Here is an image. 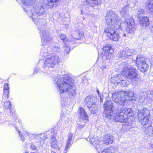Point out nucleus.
Masks as SVG:
<instances>
[{
    "label": "nucleus",
    "mask_w": 153,
    "mask_h": 153,
    "mask_svg": "<svg viewBox=\"0 0 153 153\" xmlns=\"http://www.w3.org/2000/svg\"><path fill=\"white\" fill-rule=\"evenodd\" d=\"M125 51L126 53L127 58L128 56H129L132 55L136 53L135 50L132 49H129L128 48H127L125 49Z\"/></svg>",
    "instance_id": "obj_29"
},
{
    "label": "nucleus",
    "mask_w": 153,
    "mask_h": 153,
    "mask_svg": "<svg viewBox=\"0 0 153 153\" xmlns=\"http://www.w3.org/2000/svg\"><path fill=\"white\" fill-rule=\"evenodd\" d=\"M45 12L44 8L41 3L37 2L34 7V12L32 13V19L34 22L37 21L38 16L43 14Z\"/></svg>",
    "instance_id": "obj_7"
},
{
    "label": "nucleus",
    "mask_w": 153,
    "mask_h": 153,
    "mask_svg": "<svg viewBox=\"0 0 153 153\" xmlns=\"http://www.w3.org/2000/svg\"><path fill=\"white\" fill-rule=\"evenodd\" d=\"M122 91L124 93L123 95L126 100H129L135 101L137 98V95L134 94L133 92L130 91Z\"/></svg>",
    "instance_id": "obj_15"
},
{
    "label": "nucleus",
    "mask_w": 153,
    "mask_h": 153,
    "mask_svg": "<svg viewBox=\"0 0 153 153\" xmlns=\"http://www.w3.org/2000/svg\"><path fill=\"white\" fill-rule=\"evenodd\" d=\"M106 0H105V1Z\"/></svg>",
    "instance_id": "obj_59"
},
{
    "label": "nucleus",
    "mask_w": 153,
    "mask_h": 153,
    "mask_svg": "<svg viewBox=\"0 0 153 153\" xmlns=\"http://www.w3.org/2000/svg\"><path fill=\"white\" fill-rule=\"evenodd\" d=\"M118 112L123 113V115L125 116V117H130L134 115L133 111L130 108H120L118 107L117 108Z\"/></svg>",
    "instance_id": "obj_14"
},
{
    "label": "nucleus",
    "mask_w": 153,
    "mask_h": 153,
    "mask_svg": "<svg viewBox=\"0 0 153 153\" xmlns=\"http://www.w3.org/2000/svg\"><path fill=\"white\" fill-rule=\"evenodd\" d=\"M79 112L80 118L88 117L87 114L83 108L82 107L80 108Z\"/></svg>",
    "instance_id": "obj_31"
},
{
    "label": "nucleus",
    "mask_w": 153,
    "mask_h": 153,
    "mask_svg": "<svg viewBox=\"0 0 153 153\" xmlns=\"http://www.w3.org/2000/svg\"><path fill=\"white\" fill-rule=\"evenodd\" d=\"M103 50L104 52H102L101 54L102 59L104 60L102 62L103 66L101 67L102 70L105 68H108L109 67L111 64L108 58L107 57L110 55H111L114 52L113 49L109 45H108L104 47Z\"/></svg>",
    "instance_id": "obj_5"
},
{
    "label": "nucleus",
    "mask_w": 153,
    "mask_h": 153,
    "mask_svg": "<svg viewBox=\"0 0 153 153\" xmlns=\"http://www.w3.org/2000/svg\"><path fill=\"white\" fill-rule=\"evenodd\" d=\"M146 6L148 7L149 12L153 14V0H149L146 3Z\"/></svg>",
    "instance_id": "obj_27"
},
{
    "label": "nucleus",
    "mask_w": 153,
    "mask_h": 153,
    "mask_svg": "<svg viewBox=\"0 0 153 153\" xmlns=\"http://www.w3.org/2000/svg\"><path fill=\"white\" fill-rule=\"evenodd\" d=\"M84 127V126L80 124V123H78L77 126V128L80 129L81 128Z\"/></svg>",
    "instance_id": "obj_48"
},
{
    "label": "nucleus",
    "mask_w": 153,
    "mask_h": 153,
    "mask_svg": "<svg viewBox=\"0 0 153 153\" xmlns=\"http://www.w3.org/2000/svg\"><path fill=\"white\" fill-rule=\"evenodd\" d=\"M150 146L152 148H153V142L150 143Z\"/></svg>",
    "instance_id": "obj_52"
},
{
    "label": "nucleus",
    "mask_w": 153,
    "mask_h": 153,
    "mask_svg": "<svg viewBox=\"0 0 153 153\" xmlns=\"http://www.w3.org/2000/svg\"><path fill=\"white\" fill-rule=\"evenodd\" d=\"M137 66L139 70L142 72H146L149 68V65L147 62H143V63L137 65Z\"/></svg>",
    "instance_id": "obj_23"
},
{
    "label": "nucleus",
    "mask_w": 153,
    "mask_h": 153,
    "mask_svg": "<svg viewBox=\"0 0 153 153\" xmlns=\"http://www.w3.org/2000/svg\"><path fill=\"white\" fill-rule=\"evenodd\" d=\"M4 107L6 109H10L11 108L12 106L11 104V102L10 101L7 100L4 102Z\"/></svg>",
    "instance_id": "obj_36"
},
{
    "label": "nucleus",
    "mask_w": 153,
    "mask_h": 153,
    "mask_svg": "<svg viewBox=\"0 0 153 153\" xmlns=\"http://www.w3.org/2000/svg\"><path fill=\"white\" fill-rule=\"evenodd\" d=\"M9 89L8 84L7 83H5L4 87V91L9 92Z\"/></svg>",
    "instance_id": "obj_43"
},
{
    "label": "nucleus",
    "mask_w": 153,
    "mask_h": 153,
    "mask_svg": "<svg viewBox=\"0 0 153 153\" xmlns=\"http://www.w3.org/2000/svg\"><path fill=\"white\" fill-rule=\"evenodd\" d=\"M53 83L58 88L60 93L61 101L62 104H65L64 98H74L76 95L74 87V80L70 76L62 75L57 76L53 80Z\"/></svg>",
    "instance_id": "obj_1"
},
{
    "label": "nucleus",
    "mask_w": 153,
    "mask_h": 153,
    "mask_svg": "<svg viewBox=\"0 0 153 153\" xmlns=\"http://www.w3.org/2000/svg\"><path fill=\"white\" fill-rule=\"evenodd\" d=\"M29 135V134L27 133V136Z\"/></svg>",
    "instance_id": "obj_57"
},
{
    "label": "nucleus",
    "mask_w": 153,
    "mask_h": 153,
    "mask_svg": "<svg viewBox=\"0 0 153 153\" xmlns=\"http://www.w3.org/2000/svg\"><path fill=\"white\" fill-rule=\"evenodd\" d=\"M61 62L60 59L58 56L56 55H54L51 57H48L45 59L42 68L39 70L37 68L35 70V71L40 72H42L43 73H46L47 71H49L50 69L53 67L54 65L58 63H60Z\"/></svg>",
    "instance_id": "obj_3"
},
{
    "label": "nucleus",
    "mask_w": 153,
    "mask_h": 153,
    "mask_svg": "<svg viewBox=\"0 0 153 153\" xmlns=\"http://www.w3.org/2000/svg\"><path fill=\"white\" fill-rule=\"evenodd\" d=\"M59 37L60 39L63 40L65 45L66 44H68L69 43L72 44H74L75 42V39L72 38L71 36L70 38H71V39L69 38L68 39L66 35L63 34L61 33L59 35Z\"/></svg>",
    "instance_id": "obj_16"
},
{
    "label": "nucleus",
    "mask_w": 153,
    "mask_h": 153,
    "mask_svg": "<svg viewBox=\"0 0 153 153\" xmlns=\"http://www.w3.org/2000/svg\"><path fill=\"white\" fill-rule=\"evenodd\" d=\"M121 74L122 76L132 81H137L138 79L136 70L128 64H126L123 67Z\"/></svg>",
    "instance_id": "obj_6"
},
{
    "label": "nucleus",
    "mask_w": 153,
    "mask_h": 153,
    "mask_svg": "<svg viewBox=\"0 0 153 153\" xmlns=\"http://www.w3.org/2000/svg\"><path fill=\"white\" fill-rule=\"evenodd\" d=\"M51 153H56L54 151H52Z\"/></svg>",
    "instance_id": "obj_55"
},
{
    "label": "nucleus",
    "mask_w": 153,
    "mask_h": 153,
    "mask_svg": "<svg viewBox=\"0 0 153 153\" xmlns=\"http://www.w3.org/2000/svg\"><path fill=\"white\" fill-rule=\"evenodd\" d=\"M124 93L122 91L121 92H117L113 94L112 95V99L117 104L123 105L126 101L124 97H122V96H123Z\"/></svg>",
    "instance_id": "obj_8"
},
{
    "label": "nucleus",
    "mask_w": 153,
    "mask_h": 153,
    "mask_svg": "<svg viewBox=\"0 0 153 153\" xmlns=\"http://www.w3.org/2000/svg\"><path fill=\"white\" fill-rule=\"evenodd\" d=\"M146 133H148L149 136H151L153 134V123L152 124H150L148 128V130L146 131Z\"/></svg>",
    "instance_id": "obj_35"
},
{
    "label": "nucleus",
    "mask_w": 153,
    "mask_h": 153,
    "mask_svg": "<svg viewBox=\"0 0 153 153\" xmlns=\"http://www.w3.org/2000/svg\"><path fill=\"white\" fill-rule=\"evenodd\" d=\"M19 135L20 137H21V139L23 141H24L25 140V138L22 135V134H19Z\"/></svg>",
    "instance_id": "obj_50"
},
{
    "label": "nucleus",
    "mask_w": 153,
    "mask_h": 153,
    "mask_svg": "<svg viewBox=\"0 0 153 153\" xmlns=\"http://www.w3.org/2000/svg\"><path fill=\"white\" fill-rule=\"evenodd\" d=\"M117 30H116L115 32L112 34V35L110 36V39L114 41H117L119 40L120 38V36L119 35V32L117 31Z\"/></svg>",
    "instance_id": "obj_25"
},
{
    "label": "nucleus",
    "mask_w": 153,
    "mask_h": 153,
    "mask_svg": "<svg viewBox=\"0 0 153 153\" xmlns=\"http://www.w3.org/2000/svg\"><path fill=\"white\" fill-rule=\"evenodd\" d=\"M103 107L105 114V117L110 120L112 118V115L111 114L113 111L112 109L113 107L112 101L111 100L106 101L103 105Z\"/></svg>",
    "instance_id": "obj_9"
},
{
    "label": "nucleus",
    "mask_w": 153,
    "mask_h": 153,
    "mask_svg": "<svg viewBox=\"0 0 153 153\" xmlns=\"http://www.w3.org/2000/svg\"><path fill=\"white\" fill-rule=\"evenodd\" d=\"M88 117H85L83 118H80V123L84 126L85 123L88 121Z\"/></svg>",
    "instance_id": "obj_38"
},
{
    "label": "nucleus",
    "mask_w": 153,
    "mask_h": 153,
    "mask_svg": "<svg viewBox=\"0 0 153 153\" xmlns=\"http://www.w3.org/2000/svg\"><path fill=\"white\" fill-rule=\"evenodd\" d=\"M37 0H22L23 4L26 6H28L34 4Z\"/></svg>",
    "instance_id": "obj_32"
},
{
    "label": "nucleus",
    "mask_w": 153,
    "mask_h": 153,
    "mask_svg": "<svg viewBox=\"0 0 153 153\" xmlns=\"http://www.w3.org/2000/svg\"><path fill=\"white\" fill-rule=\"evenodd\" d=\"M95 98L93 96H89L86 97L85 101L86 106L88 107L90 105H92L95 102Z\"/></svg>",
    "instance_id": "obj_19"
},
{
    "label": "nucleus",
    "mask_w": 153,
    "mask_h": 153,
    "mask_svg": "<svg viewBox=\"0 0 153 153\" xmlns=\"http://www.w3.org/2000/svg\"><path fill=\"white\" fill-rule=\"evenodd\" d=\"M147 59L146 58L143 57L142 55L137 56L136 59V64L137 65L140 64L143 62H147Z\"/></svg>",
    "instance_id": "obj_26"
},
{
    "label": "nucleus",
    "mask_w": 153,
    "mask_h": 153,
    "mask_svg": "<svg viewBox=\"0 0 153 153\" xmlns=\"http://www.w3.org/2000/svg\"><path fill=\"white\" fill-rule=\"evenodd\" d=\"M53 51L54 52H59L60 51L61 49L59 47L57 46H53L52 48Z\"/></svg>",
    "instance_id": "obj_42"
},
{
    "label": "nucleus",
    "mask_w": 153,
    "mask_h": 153,
    "mask_svg": "<svg viewBox=\"0 0 153 153\" xmlns=\"http://www.w3.org/2000/svg\"><path fill=\"white\" fill-rule=\"evenodd\" d=\"M30 148L34 150L36 149V147L33 144H31L30 145Z\"/></svg>",
    "instance_id": "obj_49"
},
{
    "label": "nucleus",
    "mask_w": 153,
    "mask_h": 153,
    "mask_svg": "<svg viewBox=\"0 0 153 153\" xmlns=\"http://www.w3.org/2000/svg\"><path fill=\"white\" fill-rule=\"evenodd\" d=\"M131 8L130 4H128L125 7H123L120 12L121 16L124 18H127L126 19L127 24V27L126 30L128 33H132L135 30L134 27V23L133 19L131 17H129L128 10Z\"/></svg>",
    "instance_id": "obj_4"
},
{
    "label": "nucleus",
    "mask_w": 153,
    "mask_h": 153,
    "mask_svg": "<svg viewBox=\"0 0 153 153\" xmlns=\"http://www.w3.org/2000/svg\"><path fill=\"white\" fill-rule=\"evenodd\" d=\"M16 130L18 132H19V134H20V131L17 128H16Z\"/></svg>",
    "instance_id": "obj_53"
},
{
    "label": "nucleus",
    "mask_w": 153,
    "mask_h": 153,
    "mask_svg": "<svg viewBox=\"0 0 153 153\" xmlns=\"http://www.w3.org/2000/svg\"><path fill=\"white\" fill-rule=\"evenodd\" d=\"M88 107L91 112L92 114L96 113L98 111V107L96 103L95 102L92 105H90Z\"/></svg>",
    "instance_id": "obj_24"
},
{
    "label": "nucleus",
    "mask_w": 153,
    "mask_h": 153,
    "mask_svg": "<svg viewBox=\"0 0 153 153\" xmlns=\"http://www.w3.org/2000/svg\"><path fill=\"white\" fill-rule=\"evenodd\" d=\"M122 74L115 75L114 76L111 77V83L114 84H117L119 85L120 79H121Z\"/></svg>",
    "instance_id": "obj_22"
},
{
    "label": "nucleus",
    "mask_w": 153,
    "mask_h": 153,
    "mask_svg": "<svg viewBox=\"0 0 153 153\" xmlns=\"http://www.w3.org/2000/svg\"><path fill=\"white\" fill-rule=\"evenodd\" d=\"M65 45H65L64 46V53L65 54H67L69 52L70 49L69 46L66 45V44Z\"/></svg>",
    "instance_id": "obj_40"
},
{
    "label": "nucleus",
    "mask_w": 153,
    "mask_h": 153,
    "mask_svg": "<svg viewBox=\"0 0 153 153\" xmlns=\"http://www.w3.org/2000/svg\"><path fill=\"white\" fill-rule=\"evenodd\" d=\"M79 33L80 37V38H82L84 35L83 30L82 31L81 30L80 31V30H79Z\"/></svg>",
    "instance_id": "obj_47"
},
{
    "label": "nucleus",
    "mask_w": 153,
    "mask_h": 153,
    "mask_svg": "<svg viewBox=\"0 0 153 153\" xmlns=\"http://www.w3.org/2000/svg\"><path fill=\"white\" fill-rule=\"evenodd\" d=\"M39 21V22H36V21L34 22L38 26V28L40 30V32L45 30V29L46 28L47 26L45 20L40 19Z\"/></svg>",
    "instance_id": "obj_17"
},
{
    "label": "nucleus",
    "mask_w": 153,
    "mask_h": 153,
    "mask_svg": "<svg viewBox=\"0 0 153 153\" xmlns=\"http://www.w3.org/2000/svg\"><path fill=\"white\" fill-rule=\"evenodd\" d=\"M59 0H48V3L47 5L48 8H51L54 5H56Z\"/></svg>",
    "instance_id": "obj_30"
},
{
    "label": "nucleus",
    "mask_w": 153,
    "mask_h": 153,
    "mask_svg": "<svg viewBox=\"0 0 153 153\" xmlns=\"http://www.w3.org/2000/svg\"><path fill=\"white\" fill-rule=\"evenodd\" d=\"M140 102H144L148 100L149 101H153V91H148L142 93L139 97Z\"/></svg>",
    "instance_id": "obj_12"
},
{
    "label": "nucleus",
    "mask_w": 153,
    "mask_h": 153,
    "mask_svg": "<svg viewBox=\"0 0 153 153\" xmlns=\"http://www.w3.org/2000/svg\"><path fill=\"white\" fill-rule=\"evenodd\" d=\"M85 5L88 6H94L101 3L100 0H86L85 2Z\"/></svg>",
    "instance_id": "obj_21"
},
{
    "label": "nucleus",
    "mask_w": 153,
    "mask_h": 153,
    "mask_svg": "<svg viewBox=\"0 0 153 153\" xmlns=\"http://www.w3.org/2000/svg\"><path fill=\"white\" fill-rule=\"evenodd\" d=\"M139 24L142 26H147L149 25L148 18L147 17H143L139 19Z\"/></svg>",
    "instance_id": "obj_20"
},
{
    "label": "nucleus",
    "mask_w": 153,
    "mask_h": 153,
    "mask_svg": "<svg viewBox=\"0 0 153 153\" xmlns=\"http://www.w3.org/2000/svg\"><path fill=\"white\" fill-rule=\"evenodd\" d=\"M140 111H143V113L142 114L145 115V117L149 118V117L150 116L149 114L150 112L148 110L144 108Z\"/></svg>",
    "instance_id": "obj_37"
},
{
    "label": "nucleus",
    "mask_w": 153,
    "mask_h": 153,
    "mask_svg": "<svg viewBox=\"0 0 153 153\" xmlns=\"http://www.w3.org/2000/svg\"><path fill=\"white\" fill-rule=\"evenodd\" d=\"M123 36H126V34H123Z\"/></svg>",
    "instance_id": "obj_56"
},
{
    "label": "nucleus",
    "mask_w": 153,
    "mask_h": 153,
    "mask_svg": "<svg viewBox=\"0 0 153 153\" xmlns=\"http://www.w3.org/2000/svg\"><path fill=\"white\" fill-rule=\"evenodd\" d=\"M129 82H128L126 79H123L121 78V79L119 83V85H121L123 87H127L129 85Z\"/></svg>",
    "instance_id": "obj_33"
},
{
    "label": "nucleus",
    "mask_w": 153,
    "mask_h": 153,
    "mask_svg": "<svg viewBox=\"0 0 153 153\" xmlns=\"http://www.w3.org/2000/svg\"><path fill=\"white\" fill-rule=\"evenodd\" d=\"M113 137L111 136L107 135L104 138V142L106 144H111L113 142Z\"/></svg>",
    "instance_id": "obj_28"
},
{
    "label": "nucleus",
    "mask_w": 153,
    "mask_h": 153,
    "mask_svg": "<svg viewBox=\"0 0 153 153\" xmlns=\"http://www.w3.org/2000/svg\"><path fill=\"white\" fill-rule=\"evenodd\" d=\"M54 131L52 129H50L49 131H48L46 132V134L48 133L51 132V140H52V142L51 143V147L53 148H56L58 146V144L57 143V141L54 136L52 134V133L53 134Z\"/></svg>",
    "instance_id": "obj_18"
},
{
    "label": "nucleus",
    "mask_w": 153,
    "mask_h": 153,
    "mask_svg": "<svg viewBox=\"0 0 153 153\" xmlns=\"http://www.w3.org/2000/svg\"><path fill=\"white\" fill-rule=\"evenodd\" d=\"M123 114L118 112L117 110L116 113H115L113 116H112V118L111 119H114L116 122L121 123H126L127 122V118L123 116Z\"/></svg>",
    "instance_id": "obj_13"
},
{
    "label": "nucleus",
    "mask_w": 153,
    "mask_h": 153,
    "mask_svg": "<svg viewBox=\"0 0 153 153\" xmlns=\"http://www.w3.org/2000/svg\"><path fill=\"white\" fill-rule=\"evenodd\" d=\"M40 33L42 39V45H50L51 42V39L48 32L44 30L40 32Z\"/></svg>",
    "instance_id": "obj_11"
},
{
    "label": "nucleus",
    "mask_w": 153,
    "mask_h": 153,
    "mask_svg": "<svg viewBox=\"0 0 153 153\" xmlns=\"http://www.w3.org/2000/svg\"><path fill=\"white\" fill-rule=\"evenodd\" d=\"M143 111H138V120L141 123V124L143 126V128H144V131H146L148 130V128L150 125L149 123V118L145 117V115H143L142 113Z\"/></svg>",
    "instance_id": "obj_10"
},
{
    "label": "nucleus",
    "mask_w": 153,
    "mask_h": 153,
    "mask_svg": "<svg viewBox=\"0 0 153 153\" xmlns=\"http://www.w3.org/2000/svg\"><path fill=\"white\" fill-rule=\"evenodd\" d=\"M145 12V10L143 9L139 8L138 9L137 14L139 17L141 16L142 14L144 13Z\"/></svg>",
    "instance_id": "obj_41"
},
{
    "label": "nucleus",
    "mask_w": 153,
    "mask_h": 153,
    "mask_svg": "<svg viewBox=\"0 0 153 153\" xmlns=\"http://www.w3.org/2000/svg\"><path fill=\"white\" fill-rule=\"evenodd\" d=\"M108 151V150L106 149L103 151L102 152V153H109L110 152H109Z\"/></svg>",
    "instance_id": "obj_51"
},
{
    "label": "nucleus",
    "mask_w": 153,
    "mask_h": 153,
    "mask_svg": "<svg viewBox=\"0 0 153 153\" xmlns=\"http://www.w3.org/2000/svg\"><path fill=\"white\" fill-rule=\"evenodd\" d=\"M105 19L107 26L105 28L104 31L108 37H109L112 33H115L116 30L120 33L122 30L121 22L114 12L109 10L107 13Z\"/></svg>",
    "instance_id": "obj_2"
},
{
    "label": "nucleus",
    "mask_w": 153,
    "mask_h": 153,
    "mask_svg": "<svg viewBox=\"0 0 153 153\" xmlns=\"http://www.w3.org/2000/svg\"><path fill=\"white\" fill-rule=\"evenodd\" d=\"M40 55L42 57H45L47 55V53L46 52H44L43 50H42L40 52Z\"/></svg>",
    "instance_id": "obj_46"
},
{
    "label": "nucleus",
    "mask_w": 153,
    "mask_h": 153,
    "mask_svg": "<svg viewBox=\"0 0 153 153\" xmlns=\"http://www.w3.org/2000/svg\"><path fill=\"white\" fill-rule=\"evenodd\" d=\"M73 134L71 133H70L68 135V140L67 141H68V143H69V142H71V140L72 138V137H73Z\"/></svg>",
    "instance_id": "obj_45"
},
{
    "label": "nucleus",
    "mask_w": 153,
    "mask_h": 153,
    "mask_svg": "<svg viewBox=\"0 0 153 153\" xmlns=\"http://www.w3.org/2000/svg\"><path fill=\"white\" fill-rule=\"evenodd\" d=\"M110 149H111V150L112 148H111Z\"/></svg>",
    "instance_id": "obj_58"
},
{
    "label": "nucleus",
    "mask_w": 153,
    "mask_h": 153,
    "mask_svg": "<svg viewBox=\"0 0 153 153\" xmlns=\"http://www.w3.org/2000/svg\"><path fill=\"white\" fill-rule=\"evenodd\" d=\"M97 92L99 96H100V94H99V91L98 90V89H97Z\"/></svg>",
    "instance_id": "obj_54"
},
{
    "label": "nucleus",
    "mask_w": 153,
    "mask_h": 153,
    "mask_svg": "<svg viewBox=\"0 0 153 153\" xmlns=\"http://www.w3.org/2000/svg\"><path fill=\"white\" fill-rule=\"evenodd\" d=\"M117 56L119 57H122L125 59L127 58L126 53L125 50L121 51L117 54Z\"/></svg>",
    "instance_id": "obj_34"
},
{
    "label": "nucleus",
    "mask_w": 153,
    "mask_h": 153,
    "mask_svg": "<svg viewBox=\"0 0 153 153\" xmlns=\"http://www.w3.org/2000/svg\"><path fill=\"white\" fill-rule=\"evenodd\" d=\"M9 92L4 91V93L2 96V101L4 102L5 99L8 98Z\"/></svg>",
    "instance_id": "obj_39"
},
{
    "label": "nucleus",
    "mask_w": 153,
    "mask_h": 153,
    "mask_svg": "<svg viewBox=\"0 0 153 153\" xmlns=\"http://www.w3.org/2000/svg\"><path fill=\"white\" fill-rule=\"evenodd\" d=\"M71 143V142H69V143H68V141H67V143L66 144V145L65 146V149L64 150V153H66L67 152V149L69 148L70 147V145Z\"/></svg>",
    "instance_id": "obj_44"
}]
</instances>
